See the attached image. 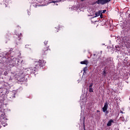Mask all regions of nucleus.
I'll list each match as a JSON object with an SVG mask.
<instances>
[{
	"label": "nucleus",
	"instance_id": "f03ea898",
	"mask_svg": "<svg viewBox=\"0 0 130 130\" xmlns=\"http://www.w3.org/2000/svg\"><path fill=\"white\" fill-rule=\"evenodd\" d=\"M44 43L45 45L43 47L42 50L41 51V54L42 55H47V54H48V53H49V52L50 51V49H49V46H46L48 43V41H45Z\"/></svg>",
	"mask_w": 130,
	"mask_h": 130
},
{
	"label": "nucleus",
	"instance_id": "f8f14e48",
	"mask_svg": "<svg viewBox=\"0 0 130 130\" xmlns=\"http://www.w3.org/2000/svg\"><path fill=\"white\" fill-rule=\"evenodd\" d=\"M115 48L116 50H117V51H119L120 50V48L119 47V46H118V45L115 46Z\"/></svg>",
	"mask_w": 130,
	"mask_h": 130
},
{
	"label": "nucleus",
	"instance_id": "6e6552de",
	"mask_svg": "<svg viewBox=\"0 0 130 130\" xmlns=\"http://www.w3.org/2000/svg\"><path fill=\"white\" fill-rule=\"evenodd\" d=\"M81 64H86V66H87V64L89 63V61L88 60H85L84 61L80 62Z\"/></svg>",
	"mask_w": 130,
	"mask_h": 130
},
{
	"label": "nucleus",
	"instance_id": "9d476101",
	"mask_svg": "<svg viewBox=\"0 0 130 130\" xmlns=\"http://www.w3.org/2000/svg\"><path fill=\"white\" fill-rule=\"evenodd\" d=\"M58 31H59V26H57L56 27H55L54 29V32L55 33H57V32H58Z\"/></svg>",
	"mask_w": 130,
	"mask_h": 130
},
{
	"label": "nucleus",
	"instance_id": "5701e85b",
	"mask_svg": "<svg viewBox=\"0 0 130 130\" xmlns=\"http://www.w3.org/2000/svg\"><path fill=\"white\" fill-rule=\"evenodd\" d=\"M21 63H24V60L21 61Z\"/></svg>",
	"mask_w": 130,
	"mask_h": 130
},
{
	"label": "nucleus",
	"instance_id": "1a4fd4ad",
	"mask_svg": "<svg viewBox=\"0 0 130 130\" xmlns=\"http://www.w3.org/2000/svg\"><path fill=\"white\" fill-rule=\"evenodd\" d=\"M11 37H12V34H11L10 32H8L7 34H6V38L7 39H10V38H11Z\"/></svg>",
	"mask_w": 130,
	"mask_h": 130
},
{
	"label": "nucleus",
	"instance_id": "0eeeda50",
	"mask_svg": "<svg viewBox=\"0 0 130 130\" xmlns=\"http://www.w3.org/2000/svg\"><path fill=\"white\" fill-rule=\"evenodd\" d=\"M114 122V121H113V120L112 119H110L108 123L107 124V126H111V125L112 124V123H113Z\"/></svg>",
	"mask_w": 130,
	"mask_h": 130
},
{
	"label": "nucleus",
	"instance_id": "a211bd4d",
	"mask_svg": "<svg viewBox=\"0 0 130 130\" xmlns=\"http://www.w3.org/2000/svg\"><path fill=\"white\" fill-rule=\"evenodd\" d=\"M89 88H92V87H93V84L91 83L90 85H89Z\"/></svg>",
	"mask_w": 130,
	"mask_h": 130
},
{
	"label": "nucleus",
	"instance_id": "39448f33",
	"mask_svg": "<svg viewBox=\"0 0 130 130\" xmlns=\"http://www.w3.org/2000/svg\"><path fill=\"white\" fill-rule=\"evenodd\" d=\"M16 60H17V58L13 57V56H12L10 60V61H11L10 64H15Z\"/></svg>",
	"mask_w": 130,
	"mask_h": 130
},
{
	"label": "nucleus",
	"instance_id": "9b49d317",
	"mask_svg": "<svg viewBox=\"0 0 130 130\" xmlns=\"http://www.w3.org/2000/svg\"><path fill=\"white\" fill-rule=\"evenodd\" d=\"M95 16H94V18H96V17H98L99 16H100V15H101V11H99V12H95Z\"/></svg>",
	"mask_w": 130,
	"mask_h": 130
},
{
	"label": "nucleus",
	"instance_id": "a878e982",
	"mask_svg": "<svg viewBox=\"0 0 130 130\" xmlns=\"http://www.w3.org/2000/svg\"><path fill=\"white\" fill-rule=\"evenodd\" d=\"M80 1H81V2H84V1H85V0H80Z\"/></svg>",
	"mask_w": 130,
	"mask_h": 130
},
{
	"label": "nucleus",
	"instance_id": "423d86ee",
	"mask_svg": "<svg viewBox=\"0 0 130 130\" xmlns=\"http://www.w3.org/2000/svg\"><path fill=\"white\" fill-rule=\"evenodd\" d=\"M108 108V103H107V102H106L105 103L104 107L103 108V112H106V111L107 110Z\"/></svg>",
	"mask_w": 130,
	"mask_h": 130
},
{
	"label": "nucleus",
	"instance_id": "b1692460",
	"mask_svg": "<svg viewBox=\"0 0 130 130\" xmlns=\"http://www.w3.org/2000/svg\"><path fill=\"white\" fill-rule=\"evenodd\" d=\"M84 130H86V129L85 128V125H84Z\"/></svg>",
	"mask_w": 130,
	"mask_h": 130
},
{
	"label": "nucleus",
	"instance_id": "393cba45",
	"mask_svg": "<svg viewBox=\"0 0 130 130\" xmlns=\"http://www.w3.org/2000/svg\"><path fill=\"white\" fill-rule=\"evenodd\" d=\"M101 18H102V14H101Z\"/></svg>",
	"mask_w": 130,
	"mask_h": 130
},
{
	"label": "nucleus",
	"instance_id": "6ab92c4d",
	"mask_svg": "<svg viewBox=\"0 0 130 130\" xmlns=\"http://www.w3.org/2000/svg\"><path fill=\"white\" fill-rule=\"evenodd\" d=\"M106 112V114H108V113H109V112L107 110L106 111V112Z\"/></svg>",
	"mask_w": 130,
	"mask_h": 130
},
{
	"label": "nucleus",
	"instance_id": "f3484780",
	"mask_svg": "<svg viewBox=\"0 0 130 130\" xmlns=\"http://www.w3.org/2000/svg\"><path fill=\"white\" fill-rule=\"evenodd\" d=\"M87 71V67H85L84 69H83V71L85 72Z\"/></svg>",
	"mask_w": 130,
	"mask_h": 130
},
{
	"label": "nucleus",
	"instance_id": "cd10ccee",
	"mask_svg": "<svg viewBox=\"0 0 130 130\" xmlns=\"http://www.w3.org/2000/svg\"><path fill=\"white\" fill-rule=\"evenodd\" d=\"M12 52H10V54H12Z\"/></svg>",
	"mask_w": 130,
	"mask_h": 130
},
{
	"label": "nucleus",
	"instance_id": "412c9836",
	"mask_svg": "<svg viewBox=\"0 0 130 130\" xmlns=\"http://www.w3.org/2000/svg\"><path fill=\"white\" fill-rule=\"evenodd\" d=\"M120 113H122V114L124 113H123V111H121V110L120 111Z\"/></svg>",
	"mask_w": 130,
	"mask_h": 130
},
{
	"label": "nucleus",
	"instance_id": "aec40b11",
	"mask_svg": "<svg viewBox=\"0 0 130 130\" xmlns=\"http://www.w3.org/2000/svg\"><path fill=\"white\" fill-rule=\"evenodd\" d=\"M51 3H53L54 4H55V3H57V1H52Z\"/></svg>",
	"mask_w": 130,
	"mask_h": 130
},
{
	"label": "nucleus",
	"instance_id": "ddd939ff",
	"mask_svg": "<svg viewBox=\"0 0 130 130\" xmlns=\"http://www.w3.org/2000/svg\"><path fill=\"white\" fill-rule=\"evenodd\" d=\"M106 75H107V73H106V70H104L103 71V75L104 77H106Z\"/></svg>",
	"mask_w": 130,
	"mask_h": 130
},
{
	"label": "nucleus",
	"instance_id": "bb28decb",
	"mask_svg": "<svg viewBox=\"0 0 130 130\" xmlns=\"http://www.w3.org/2000/svg\"><path fill=\"white\" fill-rule=\"evenodd\" d=\"M97 112H100L99 110H98V111H97Z\"/></svg>",
	"mask_w": 130,
	"mask_h": 130
},
{
	"label": "nucleus",
	"instance_id": "dca6fc26",
	"mask_svg": "<svg viewBox=\"0 0 130 130\" xmlns=\"http://www.w3.org/2000/svg\"><path fill=\"white\" fill-rule=\"evenodd\" d=\"M18 56V57H19V58H21L22 57L21 56V52H19Z\"/></svg>",
	"mask_w": 130,
	"mask_h": 130
},
{
	"label": "nucleus",
	"instance_id": "f257e3e1",
	"mask_svg": "<svg viewBox=\"0 0 130 130\" xmlns=\"http://www.w3.org/2000/svg\"><path fill=\"white\" fill-rule=\"evenodd\" d=\"M45 63H46V61H44L43 60L40 59L38 61H35L34 62V64L35 66L30 67L29 69V70L31 71V73H35L36 69H38L39 68L43 67V66H45Z\"/></svg>",
	"mask_w": 130,
	"mask_h": 130
},
{
	"label": "nucleus",
	"instance_id": "20e7f679",
	"mask_svg": "<svg viewBox=\"0 0 130 130\" xmlns=\"http://www.w3.org/2000/svg\"><path fill=\"white\" fill-rule=\"evenodd\" d=\"M14 37L15 38L16 41H20L21 38H22V34H15L14 35Z\"/></svg>",
	"mask_w": 130,
	"mask_h": 130
},
{
	"label": "nucleus",
	"instance_id": "4be33fe9",
	"mask_svg": "<svg viewBox=\"0 0 130 130\" xmlns=\"http://www.w3.org/2000/svg\"><path fill=\"white\" fill-rule=\"evenodd\" d=\"M106 12V10H104L103 11V13H105Z\"/></svg>",
	"mask_w": 130,
	"mask_h": 130
},
{
	"label": "nucleus",
	"instance_id": "7ed1b4c3",
	"mask_svg": "<svg viewBox=\"0 0 130 130\" xmlns=\"http://www.w3.org/2000/svg\"><path fill=\"white\" fill-rule=\"evenodd\" d=\"M111 0H98L95 2L94 3V4H97L98 5H106L108 3L111 2Z\"/></svg>",
	"mask_w": 130,
	"mask_h": 130
},
{
	"label": "nucleus",
	"instance_id": "4468645a",
	"mask_svg": "<svg viewBox=\"0 0 130 130\" xmlns=\"http://www.w3.org/2000/svg\"><path fill=\"white\" fill-rule=\"evenodd\" d=\"M31 47V45H25V48H30Z\"/></svg>",
	"mask_w": 130,
	"mask_h": 130
},
{
	"label": "nucleus",
	"instance_id": "2eb2a0df",
	"mask_svg": "<svg viewBox=\"0 0 130 130\" xmlns=\"http://www.w3.org/2000/svg\"><path fill=\"white\" fill-rule=\"evenodd\" d=\"M89 92H93V88H92V87H89Z\"/></svg>",
	"mask_w": 130,
	"mask_h": 130
}]
</instances>
